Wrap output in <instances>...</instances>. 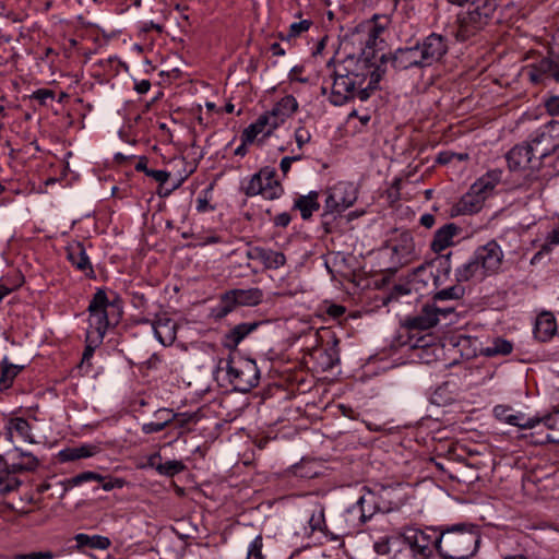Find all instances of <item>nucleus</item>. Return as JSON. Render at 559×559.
Listing matches in <instances>:
<instances>
[{"label":"nucleus","instance_id":"nucleus-1","mask_svg":"<svg viewBox=\"0 0 559 559\" xmlns=\"http://www.w3.org/2000/svg\"><path fill=\"white\" fill-rule=\"evenodd\" d=\"M480 536L465 525H456L440 532L437 550L442 559H468L475 555Z\"/></svg>","mask_w":559,"mask_h":559},{"label":"nucleus","instance_id":"nucleus-2","mask_svg":"<svg viewBox=\"0 0 559 559\" xmlns=\"http://www.w3.org/2000/svg\"><path fill=\"white\" fill-rule=\"evenodd\" d=\"M219 369H226L229 382L239 392H249L259 383V369L257 364L242 357H229L219 361Z\"/></svg>","mask_w":559,"mask_h":559},{"label":"nucleus","instance_id":"nucleus-3","mask_svg":"<svg viewBox=\"0 0 559 559\" xmlns=\"http://www.w3.org/2000/svg\"><path fill=\"white\" fill-rule=\"evenodd\" d=\"M526 143L542 165V160L559 148V121L551 120L530 134Z\"/></svg>","mask_w":559,"mask_h":559},{"label":"nucleus","instance_id":"nucleus-4","mask_svg":"<svg viewBox=\"0 0 559 559\" xmlns=\"http://www.w3.org/2000/svg\"><path fill=\"white\" fill-rule=\"evenodd\" d=\"M108 306L109 302L106 293L103 289H98L88 306L90 326L86 331L87 338L90 342H95V345L102 342L109 326Z\"/></svg>","mask_w":559,"mask_h":559},{"label":"nucleus","instance_id":"nucleus-5","mask_svg":"<svg viewBox=\"0 0 559 559\" xmlns=\"http://www.w3.org/2000/svg\"><path fill=\"white\" fill-rule=\"evenodd\" d=\"M263 299V292L258 287L230 289L221 296L215 317L222 319L238 307H253Z\"/></svg>","mask_w":559,"mask_h":559},{"label":"nucleus","instance_id":"nucleus-6","mask_svg":"<svg viewBox=\"0 0 559 559\" xmlns=\"http://www.w3.org/2000/svg\"><path fill=\"white\" fill-rule=\"evenodd\" d=\"M528 76L535 83L540 82L543 76L559 82V27L551 35L548 56L531 67Z\"/></svg>","mask_w":559,"mask_h":559},{"label":"nucleus","instance_id":"nucleus-7","mask_svg":"<svg viewBox=\"0 0 559 559\" xmlns=\"http://www.w3.org/2000/svg\"><path fill=\"white\" fill-rule=\"evenodd\" d=\"M495 9L496 4L492 0H475L468 12L460 19V32L468 36L481 29L487 25Z\"/></svg>","mask_w":559,"mask_h":559},{"label":"nucleus","instance_id":"nucleus-8","mask_svg":"<svg viewBox=\"0 0 559 559\" xmlns=\"http://www.w3.org/2000/svg\"><path fill=\"white\" fill-rule=\"evenodd\" d=\"M275 170L269 167L261 169L258 174L253 175L249 180L245 192L249 197L262 195L266 200H274L278 198L283 188L275 179Z\"/></svg>","mask_w":559,"mask_h":559},{"label":"nucleus","instance_id":"nucleus-9","mask_svg":"<svg viewBox=\"0 0 559 559\" xmlns=\"http://www.w3.org/2000/svg\"><path fill=\"white\" fill-rule=\"evenodd\" d=\"M400 534L401 540L408 545L414 556L427 559L432 554V549H437L439 535L433 530L424 531L416 527H406Z\"/></svg>","mask_w":559,"mask_h":559},{"label":"nucleus","instance_id":"nucleus-10","mask_svg":"<svg viewBox=\"0 0 559 559\" xmlns=\"http://www.w3.org/2000/svg\"><path fill=\"white\" fill-rule=\"evenodd\" d=\"M357 200V188L354 183L341 181L334 185L328 192L325 200V213H342L350 207Z\"/></svg>","mask_w":559,"mask_h":559},{"label":"nucleus","instance_id":"nucleus-11","mask_svg":"<svg viewBox=\"0 0 559 559\" xmlns=\"http://www.w3.org/2000/svg\"><path fill=\"white\" fill-rule=\"evenodd\" d=\"M382 62H390L391 66L399 71L412 68H426L423 56L418 46L399 48L390 55H382Z\"/></svg>","mask_w":559,"mask_h":559},{"label":"nucleus","instance_id":"nucleus-12","mask_svg":"<svg viewBox=\"0 0 559 559\" xmlns=\"http://www.w3.org/2000/svg\"><path fill=\"white\" fill-rule=\"evenodd\" d=\"M365 79L364 73L353 74L350 76L333 78L332 102L335 105H342L347 99L355 97V86H361Z\"/></svg>","mask_w":559,"mask_h":559},{"label":"nucleus","instance_id":"nucleus-13","mask_svg":"<svg viewBox=\"0 0 559 559\" xmlns=\"http://www.w3.org/2000/svg\"><path fill=\"white\" fill-rule=\"evenodd\" d=\"M426 67L439 62L448 51L447 39L438 34L427 36L420 44H417Z\"/></svg>","mask_w":559,"mask_h":559},{"label":"nucleus","instance_id":"nucleus-14","mask_svg":"<svg viewBox=\"0 0 559 559\" xmlns=\"http://www.w3.org/2000/svg\"><path fill=\"white\" fill-rule=\"evenodd\" d=\"M392 250V262L397 269L409 263L415 254V245L409 231H402L394 239L390 240Z\"/></svg>","mask_w":559,"mask_h":559},{"label":"nucleus","instance_id":"nucleus-15","mask_svg":"<svg viewBox=\"0 0 559 559\" xmlns=\"http://www.w3.org/2000/svg\"><path fill=\"white\" fill-rule=\"evenodd\" d=\"M474 255L487 275L497 272L503 259L500 246L496 241H489L485 246L479 247Z\"/></svg>","mask_w":559,"mask_h":559},{"label":"nucleus","instance_id":"nucleus-16","mask_svg":"<svg viewBox=\"0 0 559 559\" xmlns=\"http://www.w3.org/2000/svg\"><path fill=\"white\" fill-rule=\"evenodd\" d=\"M507 160L512 170L525 168L537 169L540 166L539 162L534 158V154L526 142L511 148L507 154Z\"/></svg>","mask_w":559,"mask_h":559},{"label":"nucleus","instance_id":"nucleus-17","mask_svg":"<svg viewBox=\"0 0 559 559\" xmlns=\"http://www.w3.org/2000/svg\"><path fill=\"white\" fill-rule=\"evenodd\" d=\"M250 260H259L265 269L277 270L286 263V257L283 252L265 249L262 247H252L247 253Z\"/></svg>","mask_w":559,"mask_h":559},{"label":"nucleus","instance_id":"nucleus-18","mask_svg":"<svg viewBox=\"0 0 559 559\" xmlns=\"http://www.w3.org/2000/svg\"><path fill=\"white\" fill-rule=\"evenodd\" d=\"M437 311V305H425L417 316L406 319L405 326L409 330H428L433 328L439 322Z\"/></svg>","mask_w":559,"mask_h":559},{"label":"nucleus","instance_id":"nucleus-19","mask_svg":"<svg viewBox=\"0 0 559 559\" xmlns=\"http://www.w3.org/2000/svg\"><path fill=\"white\" fill-rule=\"evenodd\" d=\"M535 427L539 433L545 432V437L538 442L559 443V409L544 420L535 419Z\"/></svg>","mask_w":559,"mask_h":559},{"label":"nucleus","instance_id":"nucleus-20","mask_svg":"<svg viewBox=\"0 0 559 559\" xmlns=\"http://www.w3.org/2000/svg\"><path fill=\"white\" fill-rule=\"evenodd\" d=\"M7 430H8V432H7L8 439L11 442H15L19 440H22V441H25L28 443L34 442L33 436L31 433V426H29L28 421L24 418L15 417V418L9 419V421L7 424Z\"/></svg>","mask_w":559,"mask_h":559},{"label":"nucleus","instance_id":"nucleus-21","mask_svg":"<svg viewBox=\"0 0 559 559\" xmlns=\"http://www.w3.org/2000/svg\"><path fill=\"white\" fill-rule=\"evenodd\" d=\"M486 199V195L479 192V186H472L469 191L465 193L459 201L456 207L461 214H472L478 212Z\"/></svg>","mask_w":559,"mask_h":559},{"label":"nucleus","instance_id":"nucleus-22","mask_svg":"<svg viewBox=\"0 0 559 559\" xmlns=\"http://www.w3.org/2000/svg\"><path fill=\"white\" fill-rule=\"evenodd\" d=\"M460 231V228L453 224H447L439 228L433 236L431 241V250L436 253H440L448 247L453 245V237L456 236Z\"/></svg>","mask_w":559,"mask_h":559},{"label":"nucleus","instance_id":"nucleus-23","mask_svg":"<svg viewBox=\"0 0 559 559\" xmlns=\"http://www.w3.org/2000/svg\"><path fill=\"white\" fill-rule=\"evenodd\" d=\"M176 328V322L167 317H158L153 323L155 336L163 345H171L175 342Z\"/></svg>","mask_w":559,"mask_h":559},{"label":"nucleus","instance_id":"nucleus-24","mask_svg":"<svg viewBox=\"0 0 559 559\" xmlns=\"http://www.w3.org/2000/svg\"><path fill=\"white\" fill-rule=\"evenodd\" d=\"M298 109V103L292 95L283 97L277 102L274 107L269 111L277 126L282 124Z\"/></svg>","mask_w":559,"mask_h":559},{"label":"nucleus","instance_id":"nucleus-25","mask_svg":"<svg viewBox=\"0 0 559 559\" xmlns=\"http://www.w3.org/2000/svg\"><path fill=\"white\" fill-rule=\"evenodd\" d=\"M495 415L498 419L520 428H535V419L525 418L522 414H512L509 407L499 405L495 407Z\"/></svg>","mask_w":559,"mask_h":559},{"label":"nucleus","instance_id":"nucleus-26","mask_svg":"<svg viewBox=\"0 0 559 559\" xmlns=\"http://www.w3.org/2000/svg\"><path fill=\"white\" fill-rule=\"evenodd\" d=\"M486 275L475 255L455 270V276L459 282H467L474 277L483 278Z\"/></svg>","mask_w":559,"mask_h":559},{"label":"nucleus","instance_id":"nucleus-27","mask_svg":"<svg viewBox=\"0 0 559 559\" xmlns=\"http://www.w3.org/2000/svg\"><path fill=\"white\" fill-rule=\"evenodd\" d=\"M74 540L76 542L75 548L78 550L85 547L104 550L110 546L109 538L100 535L90 536L87 534L80 533L74 536Z\"/></svg>","mask_w":559,"mask_h":559},{"label":"nucleus","instance_id":"nucleus-28","mask_svg":"<svg viewBox=\"0 0 559 559\" xmlns=\"http://www.w3.org/2000/svg\"><path fill=\"white\" fill-rule=\"evenodd\" d=\"M69 261L81 271L91 270L85 249L81 242H74L67 248Z\"/></svg>","mask_w":559,"mask_h":559},{"label":"nucleus","instance_id":"nucleus-29","mask_svg":"<svg viewBox=\"0 0 559 559\" xmlns=\"http://www.w3.org/2000/svg\"><path fill=\"white\" fill-rule=\"evenodd\" d=\"M258 326L257 322L240 323L233 328L225 336L226 346L236 347L247 335L254 331Z\"/></svg>","mask_w":559,"mask_h":559},{"label":"nucleus","instance_id":"nucleus-30","mask_svg":"<svg viewBox=\"0 0 559 559\" xmlns=\"http://www.w3.org/2000/svg\"><path fill=\"white\" fill-rule=\"evenodd\" d=\"M99 448L93 444H84L75 448H69L60 452L62 461H74L83 457H90L98 453Z\"/></svg>","mask_w":559,"mask_h":559},{"label":"nucleus","instance_id":"nucleus-31","mask_svg":"<svg viewBox=\"0 0 559 559\" xmlns=\"http://www.w3.org/2000/svg\"><path fill=\"white\" fill-rule=\"evenodd\" d=\"M555 331L556 322L551 314L544 313L537 318L535 333L539 340L546 341L555 333Z\"/></svg>","mask_w":559,"mask_h":559},{"label":"nucleus","instance_id":"nucleus-32","mask_svg":"<svg viewBox=\"0 0 559 559\" xmlns=\"http://www.w3.org/2000/svg\"><path fill=\"white\" fill-rule=\"evenodd\" d=\"M318 193L313 192L306 197H300L296 203L295 206L299 209L301 213V217L304 219H308L311 217L312 213L314 211H318L320 205L318 203Z\"/></svg>","mask_w":559,"mask_h":559},{"label":"nucleus","instance_id":"nucleus-33","mask_svg":"<svg viewBox=\"0 0 559 559\" xmlns=\"http://www.w3.org/2000/svg\"><path fill=\"white\" fill-rule=\"evenodd\" d=\"M22 368V366L10 364L7 359H3L1 365L0 390L9 389Z\"/></svg>","mask_w":559,"mask_h":559},{"label":"nucleus","instance_id":"nucleus-34","mask_svg":"<svg viewBox=\"0 0 559 559\" xmlns=\"http://www.w3.org/2000/svg\"><path fill=\"white\" fill-rule=\"evenodd\" d=\"M512 343L503 338H495L485 349L486 356L508 355L512 352Z\"/></svg>","mask_w":559,"mask_h":559},{"label":"nucleus","instance_id":"nucleus-35","mask_svg":"<svg viewBox=\"0 0 559 559\" xmlns=\"http://www.w3.org/2000/svg\"><path fill=\"white\" fill-rule=\"evenodd\" d=\"M464 287L460 285L451 286L438 292L433 300L435 301H443V300H457L464 296Z\"/></svg>","mask_w":559,"mask_h":559},{"label":"nucleus","instance_id":"nucleus-36","mask_svg":"<svg viewBox=\"0 0 559 559\" xmlns=\"http://www.w3.org/2000/svg\"><path fill=\"white\" fill-rule=\"evenodd\" d=\"M401 540V534L399 536L393 537H383L380 540L376 542L373 545L374 551L378 555H389L391 552V547L393 544H396Z\"/></svg>","mask_w":559,"mask_h":559},{"label":"nucleus","instance_id":"nucleus-37","mask_svg":"<svg viewBox=\"0 0 559 559\" xmlns=\"http://www.w3.org/2000/svg\"><path fill=\"white\" fill-rule=\"evenodd\" d=\"M91 480L103 481L104 477L95 472L88 471L75 475L74 477L68 479L67 483L69 486L74 487Z\"/></svg>","mask_w":559,"mask_h":559},{"label":"nucleus","instance_id":"nucleus-38","mask_svg":"<svg viewBox=\"0 0 559 559\" xmlns=\"http://www.w3.org/2000/svg\"><path fill=\"white\" fill-rule=\"evenodd\" d=\"M156 469L159 474L174 476L185 469V465L180 461H167L157 465Z\"/></svg>","mask_w":559,"mask_h":559},{"label":"nucleus","instance_id":"nucleus-39","mask_svg":"<svg viewBox=\"0 0 559 559\" xmlns=\"http://www.w3.org/2000/svg\"><path fill=\"white\" fill-rule=\"evenodd\" d=\"M253 124L257 127V129H260L261 132L267 128L265 135H270L272 131L278 127L270 112L260 116Z\"/></svg>","mask_w":559,"mask_h":559},{"label":"nucleus","instance_id":"nucleus-40","mask_svg":"<svg viewBox=\"0 0 559 559\" xmlns=\"http://www.w3.org/2000/svg\"><path fill=\"white\" fill-rule=\"evenodd\" d=\"M497 178H492V175H487L481 177L477 182L473 186H479V192L484 195H487L489 191H491L496 186Z\"/></svg>","mask_w":559,"mask_h":559},{"label":"nucleus","instance_id":"nucleus-41","mask_svg":"<svg viewBox=\"0 0 559 559\" xmlns=\"http://www.w3.org/2000/svg\"><path fill=\"white\" fill-rule=\"evenodd\" d=\"M311 22L308 20H304L297 23H293L289 27V32L287 34V38H294L299 36L301 33L307 32L310 28Z\"/></svg>","mask_w":559,"mask_h":559},{"label":"nucleus","instance_id":"nucleus-42","mask_svg":"<svg viewBox=\"0 0 559 559\" xmlns=\"http://www.w3.org/2000/svg\"><path fill=\"white\" fill-rule=\"evenodd\" d=\"M156 418L160 421L165 427L173 424V420L177 418V413H174L169 408H160L155 413Z\"/></svg>","mask_w":559,"mask_h":559},{"label":"nucleus","instance_id":"nucleus-43","mask_svg":"<svg viewBox=\"0 0 559 559\" xmlns=\"http://www.w3.org/2000/svg\"><path fill=\"white\" fill-rule=\"evenodd\" d=\"M55 555L52 551H37L29 554H17L14 555L11 559H53Z\"/></svg>","mask_w":559,"mask_h":559},{"label":"nucleus","instance_id":"nucleus-44","mask_svg":"<svg viewBox=\"0 0 559 559\" xmlns=\"http://www.w3.org/2000/svg\"><path fill=\"white\" fill-rule=\"evenodd\" d=\"M295 140L298 147H302L311 140L310 131L305 127L297 128L295 131Z\"/></svg>","mask_w":559,"mask_h":559},{"label":"nucleus","instance_id":"nucleus-45","mask_svg":"<svg viewBox=\"0 0 559 559\" xmlns=\"http://www.w3.org/2000/svg\"><path fill=\"white\" fill-rule=\"evenodd\" d=\"M447 392V386H440L438 388L432 396H431V402L436 405H447L449 403H451L453 401V399L450 396L448 399H443V394Z\"/></svg>","mask_w":559,"mask_h":559},{"label":"nucleus","instance_id":"nucleus-46","mask_svg":"<svg viewBox=\"0 0 559 559\" xmlns=\"http://www.w3.org/2000/svg\"><path fill=\"white\" fill-rule=\"evenodd\" d=\"M194 419H195V415L194 414L182 413V414H177V418H175V420H173V424L177 428L182 429L189 423L193 421Z\"/></svg>","mask_w":559,"mask_h":559},{"label":"nucleus","instance_id":"nucleus-47","mask_svg":"<svg viewBox=\"0 0 559 559\" xmlns=\"http://www.w3.org/2000/svg\"><path fill=\"white\" fill-rule=\"evenodd\" d=\"M261 545H262V543H261L260 538L254 539V542L251 544V547L248 551L247 559H263V556L261 552Z\"/></svg>","mask_w":559,"mask_h":559},{"label":"nucleus","instance_id":"nucleus-48","mask_svg":"<svg viewBox=\"0 0 559 559\" xmlns=\"http://www.w3.org/2000/svg\"><path fill=\"white\" fill-rule=\"evenodd\" d=\"M261 133L260 129L252 123L242 132L241 139L245 140V143H252L255 136Z\"/></svg>","mask_w":559,"mask_h":559},{"label":"nucleus","instance_id":"nucleus-49","mask_svg":"<svg viewBox=\"0 0 559 559\" xmlns=\"http://www.w3.org/2000/svg\"><path fill=\"white\" fill-rule=\"evenodd\" d=\"M383 72L384 70H381L380 67L370 71V80L368 83L370 90H376L378 87V83L382 79Z\"/></svg>","mask_w":559,"mask_h":559},{"label":"nucleus","instance_id":"nucleus-50","mask_svg":"<svg viewBox=\"0 0 559 559\" xmlns=\"http://www.w3.org/2000/svg\"><path fill=\"white\" fill-rule=\"evenodd\" d=\"M166 427L160 423V421H155V423H146L142 426V431L146 435H150V433H154V432H159L162 431L163 429H165Z\"/></svg>","mask_w":559,"mask_h":559},{"label":"nucleus","instance_id":"nucleus-51","mask_svg":"<svg viewBox=\"0 0 559 559\" xmlns=\"http://www.w3.org/2000/svg\"><path fill=\"white\" fill-rule=\"evenodd\" d=\"M546 109L551 116L559 115V96H552L546 102Z\"/></svg>","mask_w":559,"mask_h":559},{"label":"nucleus","instance_id":"nucleus-52","mask_svg":"<svg viewBox=\"0 0 559 559\" xmlns=\"http://www.w3.org/2000/svg\"><path fill=\"white\" fill-rule=\"evenodd\" d=\"M146 175L154 178L159 183H165L169 178V174L165 170L152 169V170H147Z\"/></svg>","mask_w":559,"mask_h":559},{"label":"nucleus","instance_id":"nucleus-53","mask_svg":"<svg viewBox=\"0 0 559 559\" xmlns=\"http://www.w3.org/2000/svg\"><path fill=\"white\" fill-rule=\"evenodd\" d=\"M86 343H87V345L83 353L82 364L87 361L93 356L94 349L97 346V345H95V342H90V340L87 337H86Z\"/></svg>","mask_w":559,"mask_h":559},{"label":"nucleus","instance_id":"nucleus-54","mask_svg":"<svg viewBox=\"0 0 559 559\" xmlns=\"http://www.w3.org/2000/svg\"><path fill=\"white\" fill-rule=\"evenodd\" d=\"M353 74H355V73L349 72L345 64H338L333 72V78L350 76Z\"/></svg>","mask_w":559,"mask_h":559},{"label":"nucleus","instance_id":"nucleus-55","mask_svg":"<svg viewBox=\"0 0 559 559\" xmlns=\"http://www.w3.org/2000/svg\"><path fill=\"white\" fill-rule=\"evenodd\" d=\"M17 486H19V481L15 478H11V479L8 480V483L4 486L0 487V492L1 493H7V492H9L11 490L16 489Z\"/></svg>","mask_w":559,"mask_h":559},{"label":"nucleus","instance_id":"nucleus-56","mask_svg":"<svg viewBox=\"0 0 559 559\" xmlns=\"http://www.w3.org/2000/svg\"><path fill=\"white\" fill-rule=\"evenodd\" d=\"M151 88V82L148 80H142L139 83L135 84V91L139 94H145Z\"/></svg>","mask_w":559,"mask_h":559},{"label":"nucleus","instance_id":"nucleus-57","mask_svg":"<svg viewBox=\"0 0 559 559\" xmlns=\"http://www.w3.org/2000/svg\"><path fill=\"white\" fill-rule=\"evenodd\" d=\"M277 226L286 227L290 222V216L287 213H282L274 218Z\"/></svg>","mask_w":559,"mask_h":559},{"label":"nucleus","instance_id":"nucleus-58","mask_svg":"<svg viewBox=\"0 0 559 559\" xmlns=\"http://www.w3.org/2000/svg\"><path fill=\"white\" fill-rule=\"evenodd\" d=\"M360 88L358 91H355V97L359 98V100L364 102V100H367L370 96V93L369 91H371L369 88V85H367L366 87H361L359 86Z\"/></svg>","mask_w":559,"mask_h":559},{"label":"nucleus","instance_id":"nucleus-59","mask_svg":"<svg viewBox=\"0 0 559 559\" xmlns=\"http://www.w3.org/2000/svg\"><path fill=\"white\" fill-rule=\"evenodd\" d=\"M100 483H102L103 489L107 490V491L111 490L115 487H119L120 488L123 485L122 480H120V479H115V481H112V480L105 481V479H104Z\"/></svg>","mask_w":559,"mask_h":559},{"label":"nucleus","instance_id":"nucleus-60","mask_svg":"<svg viewBox=\"0 0 559 559\" xmlns=\"http://www.w3.org/2000/svg\"><path fill=\"white\" fill-rule=\"evenodd\" d=\"M420 224L426 228H431L435 224V216L432 214H424L420 217Z\"/></svg>","mask_w":559,"mask_h":559},{"label":"nucleus","instance_id":"nucleus-61","mask_svg":"<svg viewBox=\"0 0 559 559\" xmlns=\"http://www.w3.org/2000/svg\"><path fill=\"white\" fill-rule=\"evenodd\" d=\"M292 163L293 158H290L289 156H286L281 160L280 168L284 175H286L289 171Z\"/></svg>","mask_w":559,"mask_h":559},{"label":"nucleus","instance_id":"nucleus-62","mask_svg":"<svg viewBox=\"0 0 559 559\" xmlns=\"http://www.w3.org/2000/svg\"><path fill=\"white\" fill-rule=\"evenodd\" d=\"M455 156H456V153H441L438 157V160L441 164H448V163H451Z\"/></svg>","mask_w":559,"mask_h":559},{"label":"nucleus","instance_id":"nucleus-63","mask_svg":"<svg viewBox=\"0 0 559 559\" xmlns=\"http://www.w3.org/2000/svg\"><path fill=\"white\" fill-rule=\"evenodd\" d=\"M547 240L550 245H559V228L554 229L547 237Z\"/></svg>","mask_w":559,"mask_h":559},{"label":"nucleus","instance_id":"nucleus-64","mask_svg":"<svg viewBox=\"0 0 559 559\" xmlns=\"http://www.w3.org/2000/svg\"><path fill=\"white\" fill-rule=\"evenodd\" d=\"M34 95L36 98H39L41 100H44L47 97L52 98L53 96L52 92L48 90H38Z\"/></svg>","mask_w":559,"mask_h":559}]
</instances>
